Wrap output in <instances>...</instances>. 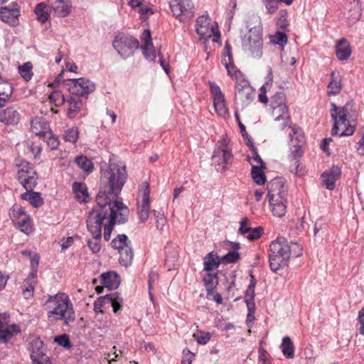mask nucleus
Listing matches in <instances>:
<instances>
[{
	"mask_svg": "<svg viewBox=\"0 0 364 364\" xmlns=\"http://www.w3.org/2000/svg\"><path fill=\"white\" fill-rule=\"evenodd\" d=\"M101 173V181L105 187L101 188L97 196L96 207L105 210L107 205L118 200V195L127 181V171L123 162L111 161L107 168L102 169Z\"/></svg>",
	"mask_w": 364,
	"mask_h": 364,
	"instance_id": "f257e3e1",
	"label": "nucleus"
},
{
	"mask_svg": "<svg viewBox=\"0 0 364 364\" xmlns=\"http://www.w3.org/2000/svg\"><path fill=\"white\" fill-rule=\"evenodd\" d=\"M43 308L48 321L52 323L63 321L64 323L68 324L75 319L73 304L65 293L49 296L43 304Z\"/></svg>",
	"mask_w": 364,
	"mask_h": 364,
	"instance_id": "f03ea898",
	"label": "nucleus"
},
{
	"mask_svg": "<svg viewBox=\"0 0 364 364\" xmlns=\"http://www.w3.org/2000/svg\"><path fill=\"white\" fill-rule=\"evenodd\" d=\"M301 247L296 242H289L283 237H279L269 245V261L271 269L277 272L287 265L291 255L299 257Z\"/></svg>",
	"mask_w": 364,
	"mask_h": 364,
	"instance_id": "7ed1b4c3",
	"label": "nucleus"
},
{
	"mask_svg": "<svg viewBox=\"0 0 364 364\" xmlns=\"http://www.w3.org/2000/svg\"><path fill=\"white\" fill-rule=\"evenodd\" d=\"M268 197L273 215L284 216L287 212V190L282 178H276L268 183Z\"/></svg>",
	"mask_w": 364,
	"mask_h": 364,
	"instance_id": "20e7f679",
	"label": "nucleus"
},
{
	"mask_svg": "<svg viewBox=\"0 0 364 364\" xmlns=\"http://www.w3.org/2000/svg\"><path fill=\"white\" fill-rule=\"evenodd\" d=\"M106 218V213L100 207H95L90 211L87 219V227L93 239L87 241V245L92 252L97 253L101 249L102 224Z\"/></svg>",
	"mask_w": 364,
	"mask_h": 364,
	"instance_id": "39448f33",
	"label": "nucleus"
},
{
	"mask_svg": "<svg viewBox=\"0 0 364 364\" xmlns=\"http://www.w3.org/2000/svg\"><path fill=\"white\" fill-rule=\"evenodd\" d=\"M270 107L274 122L279 129H284L289 127L292 130V127H296V126H291L289 109L287 105L284 93H276L271 99Z\"/></svg>",
	"mask_w": 364,
	"mask_h": 364,
	"instance_id": "423d86ee",
	"label": "nucleus"
},
{
	"mask_svg": "<svg viewBox=\"0 0 364 364\" xmlns=\"http://www.w3.org/2000/svg\"><path fill=\"white\" fill-rule=\"evenodd\" d=\"M106 216L109 211V224L105 225L104 228V238L105 240H109L111 237V233L113 227L116 223H124L128 214V208L126 205L119 200H114L112 204L107 205L105 208Z\"/></svg>",
	"mask_w": 364,
	"mask_h": 364,
	"instance_id": "0eeeda50",
	"label": "nucleus"
},
{
	"mask_svg": "<svg viewBox=\"0 0 364 364\" xmlns=\"http://www.w3.org/2000/svg\"><path fill=\"white\" fill-rule=\"evenodd\" d=\"M331 114L334 121L331 130L332 135L339 136H350L354 132L353 127L349 125L347 120V110L344 107H337L334 103L331 104Z\"/></svg>",
	"mask_w": 364,
	"mask_h": 364,
	"instance_id": "6e6552de",
	"label": "nucleus"
},
{
	"mask_svg": "<svg viewBox=\"0 0 364 364\" xmlns=\"http://www.w3.org/2000/svg\"><path fill=\"white\" fill-rule=\"evenodd\" d=\"M17 178L26 189L32 190L37 184V174L33 166L26 161L18 159L15 161Z\"/></svg>",
	"mask_w": 364,
	"mask_h": 364,
	"instance_id": "1a4fd4ad",
	"label": "nucleus"
},
{
	"mask_svg": "<svg viewBox=\"0 0 364 364\" xmlns=\"http://www.w3.org/2000/svg\"><path fill=\"white\" fill-rule=\"evenodd\" d=\"M232 148L230 145V140L225 136L217 142L212 156L213 164L218 166V170L223 171L232 159Z\"/></svg>",
	"mask_w": 364,
	"mask_h": 364,
	"instance_id": "9d476101",
	"label": "nucleus"
},
{
	"mask_svg": "<svg viewBox=\"0 0 364 364\" xmlns=\"http://www.w3.org/2000/svg\"><path fill=\"white\" fill-rule=\"evenodd\" d=\"M247 145L249 146L251 154L248 155L247 160L252 166V177L253 181L258 185H263L266 182V176L264 172L265 165L259 156L256 147L253 142L248 139Z\"/></svg>",
	"mask_w": 364,
	"mask_h": 364,
	"instance_id": "9b49d317",
	"label": "nucleus"
},
{
	"mask_svg": "<svg viewBox=\"0 0 364 364\" xmlns=\"http://www.w3.org/2000/svg\"><path fill=\"white\" fill-rule=\"evenodd\" d=\"M196 31L200 36V39L206 40L212 38L213 42H218L220 38L216 23L212 22L207 14L197 18Z\"/></svg>",
	"mask_w": 364,
	"mask_h": 364,
	"instance_id": "f8f14e48",
	"label": "nucleus"
},
{
	"mask_svg": "<svg viewBox=\"0 0 364 364\" xmlns=\"http://www.w3.org/2000/svg\"><path fill=\"white\" fill-rule=\"evenodd\" d=\"M136 210L139 219L141 223H146L150 212V188L149 184L144 181L139 187L136 198Z\"/></svg>",
	"mask_w": 364,
	"mask_h": 364,
	"instance_id": "ddd939ff",
	"label": "nucleus"
},
{
	"mask_svg": "<svg viewBox=\"0 0 364 364\" xmlns=\"http://www.w3.org/2000/svg\"><path fill=\"white\" fill-rule=\"evenodd\" d=\"M243 48L249 51L253 58H260L262 55V39L260 29L252 28L242 40Z\"/></svg>",
	"mask_w": 364,
	"mask_h": 364,
	"instance_id": "4468645a",
	"label": "nucleus"
},
{
	"mask_svg": "<svg viewBox=\"0 0 364 364\" xmlns=\"http://www.w3.org/2000/svg\"><path fill=\"white\" fill-rule=\"evenodd\" d=\"M139 46V41L134 37L125 34H119L113 41L114 48L123 58L132 55Z\"/></svg>",
	"mask_w": 364,
	"mask_h": 364,
	"instance_id": "2eb2a0df",
	"label": "nucleus"
},
{
	"mask_svg": "<svg viewBox=\"0 0 364 364\" xmlns=\"http://www.w3.org/2000/svg\"><path fill=\"white\" fill-rule=\"evenodd\" d=\"M69 92L76 97H87L95 90V84L89 79H68L65 82Z\"/></svg>",
	"mask_w": 364,
	"mask_h": 364,
	"instance_id": "dca6fc26",
	"label": "nucleus"
},
{
	"mask_svg": "<svg viewBox=\"0 0 364 364\" xmlns=\"http://www.w3.org/2000/svg\"><path fill=\"white\" fill-rule=\"evenodd\" d=\"M9 215L20 231L26 235L32 232L33 225L31 217L21 206L18 205H13L10 210Z\"/></svg>",
	"mask_w": 364,
	"mask_h": 364,
	"instance_id": "f3484780",
	"label": "nucleus"
},
{
	"mask_svg": "<svg viewBox=\"0 0 364 364\" xmlns=\"http://www.w3.org/2000/svg\"><path fill=\"white\" fill-rule=\"evenodd\" d=\"M112 245L118 250L119 263L124 267L129 266L132 262L134 253L128 242V237L125 235H119L112 241Z\"/></svg>",
	"mask_w": 364,
	"mask_h": 364,
	"instance_id": "a211bd4d",
	"label": "nucleus"
},
{
	"mask_svg": "<svg viewBox=\"0 0 364 364\" xmlns=\"http://www.w3.org/2000/svg\"><path fill=\"white\" fill-rule=\"evenodd\" d=\"M169 6L173 15L181 21H187L194 16V5L191 0H171Z\"/></svg>",
	"mask_w": 364,
	"mask_h": 364,
	"instance_id": "6ab92c4d",
	"label": "nucleus"
},
{
	"mask_svg": "<svg viewBox=\"0 0 364 364\" xmlns=\"http://www.w3.org/2000/svg\"><path fill=\"white\" fill-rule=\"evenodd\" d=\"M209 84L215 111L219 117L226 118L229 112L225 95L216 83L210 82Z\"/></svg>",
	"mask_w": 364,
	"mask_h": 364,
	"instance_id": "aec40b11",
	"label": "nucleus"
},
{
	"mask_svg": "<svg viewBox=\"0 0 364 364\" xmlns=\"http://www.w3.org/2000/svg\"><path fill=\"white\" fill-rule=\"evenodd\" d=\"M9 315L0 313V343H7L21 332V328L16 323L9 324Z\"/></svg>",
	"mask_w": 364,
	"mask_h": 364,
	"instance_id": "412c9836",
	"label": "nucleus"
},
{
	"mask_svg": "<svg viewBox=\"0 0 364 364\" xmlns=\"http://www.w3.org/2000/svg\"><path fill=\"white\" fill-rule=\"evenodd\" d=\"M235 86V97L237 100L245 105H248L253 100L255 90L247 80L245 79L237 80Z\"/></svg>",
	"mask_w": 364,
	"mask_h": 364,
	"instance_id": "4be33fe9",
	"label": "nucleus"
},
{
	"mask_svg": "<svg viewBox=\"0 0 364 364\" xmlns=\"http://www.w3.org/2000/svg\"><path fill=\"white\" fill-rule=\"evenodd\" d=\"M123 299L118 292H114L107 294L103 297L97 299L94 303V309L95 311H101V309L105 304H110L113 308V311L117 313L121 309Z\"/></svg>",
	"mask_w": 364,
	"mask_h": 364,
	"instance_id": "5701e85b",
	"label": "nucleus"
},
{
	"mask_svg": "<svg viewBox=\"0 0 364 364\" xmlns=\"http://www.w3.org/2000/svg\"><path fill=\"white\" fill-rule=\"evenodd\" d=\"M290 146L294 149L291 150V156L296 161L303 154L301 147L304 144V135L299 127H292V132L289 133Z\"/></svg>",
	"mask_w": 364,
	"mask_h": 364,
	"instance_id": "b1692460",
	"label": "nucleus"
},
{
	"mask_svg": "<svg viewBox=\"0 0 364 364\" xmlns=\"http://www.w3.org/2000/svg\"><path fill=\"white\" fill-rule=\"evenodd\" d=\"M20 11L17 4L12 3L9 6L0 9V18L10 26H16L18 23Z\"/></svg>",
	"mask_w": 364,
	"mask_h": 364,
	"instance_id": "393cba45",
	"label": "nucleus"
},
{
	"mask_svg": "<svg viewBox=\"0 0 364 364\" xmlns=\"http://www.w3.org/2000/svg\"><path fill=\"white\" fill-rule=\"evenodd\" d=\"M21 119L20 112L14 107L10 106L0 110V122L6 126H16Z\"/></svg>",
	"mask_w": 364,
	"mask_h": 364,
	"instance_id": "a878e982",
	"label": "nucleus"
},
{
	"mask_svg": "<svg viewBox=\"0 0 364 364\" xmlns=\"http://www.w3.org/2000/svg\"><path fill=\"white\" fill-rule=\"evenodd\" d=\"M341 173V168L337 166H333L331 168L325 171L321 175L323 186L328 190L334 189L335 182L340 178Z\"/></svg>",
	"mask_w": 364,
	"mask_h": 364,
	"instance_id": "bb28decb",
	"label": "nucleus"
},
{
	"mask_svg": "<svg viewBox=\"0 0 364 364\" xmlns=\"http://www.w3.org/2000/svg\"><path fill=\"white\" fill-rule=\"evenodd\" d=\"M141 41L143 42L141 49L144 57L150 61H154L156 58V51L151 41L149 30L144 31L141 35Z\"/></svg>",
	"mask_w": 364,
	"mask_h": 364,
	"instance_id": "cd10ccee",
	"label": "nucleus"
},
{
	"mask_svg": "<svg viewBox=\"0 0 364 364\" xmlns=\"http://www.w3.org/2000/svg\"><path fill=\"white\" fill-rule=\"evenodd\" d=\"M54 14L60 18L66 17L71 11V0H55L50 3Z\"/></svg>",
	"mask_w": 364,
	"mask_h": 364,
	"instance_id": "c85d7f7f",
	"label": "nucleus"
},
{
	"mask_svg": "<svg viewBox=\"0 0 364 364\" xmlns=\"http://www.w3.org/2000/svg\"><path fill=\"white\" fill-rule=\"evenodd\" d=\"M43 346V343L39 338H36L31 342V348H32V352L31 353V358L33 364H48L46 362V358H44L43 354L41 350Z\"/></svg>",
	"mask_w": 364,
	"mask_h": 364,
	"instance_id": "c756f323",
	"label": "nucleus"
},
{
	"mask_svg": "<svg viewBox=\"0 0 364 364\" xmlns=\"http://www.w3.org/2000/svg\"><path fill=\"white\" fill-rule=\"evenodd\" d=\"M49 124L48 122L41 117H36L31 121V132L40 136H43L45 134H49Z\"/></svg>",
	"mask_w": 364,
	"mask_h": 364,
	"instance_id": "7c9ffc66",
	"label": "nucleus"
},
{
	"mask_svg": "<svg viewBox=\"0 0 364 364\" xmlns=\"http://www.w3.org/2000/svg\"><path fill=\"white\" fill-rule=\"evenodd\" d=\"M350 46L347 40L343 38L336 44V55L339 60H347L351 55Z\"/></svg>",
	"mask_w": 364,
	"mask_h": 364,
	"instance_id": "2f4dec72",
	"label": "nucleus"
},
{
	"mask_svg": "<svg viewBox=\"0 0 364 364\" xmlns=\"http://www.w3.org/2000/svg\"><path fill=\"white\" fill-rule=\"evenodd\" d=\"M102 284L109 289H117L120 283L119 275L114 272H107L100 276Z\"/></svg>",
	"mask_w": 364,
	"mask_h": 364,
	"instance_id": "473e14b6",
	"label": "nucleus"
},
{
	"mask_svg": "<svg viewBox=\"0 0 364 364\" xmlns=\"http://www.w3.org/2000/svg\"><path fill=\"white\" fill-rule=\"evenodd\" d=\"M341 77L340 73L333 70L331 73V81L328 85V92L330 95H338L341 90Z\"/></svg>",
	"mask_w": 364,
	"mask_h": 364,
	"instance_id": "72a5a7b5",
	"label": "nucleus"
},
{
	"mask_svg": "<svg viewBox=\"0 0 364 364\" xmlns=\"http://www.w3.org/2000/svg\"><path fill=\"white\" fill-rule=\"evenodd\" d=\"M203 264L204 270L207 272H211L218 268L220 259L216 253L211 252L203 258Z\"/></svg>",
	"mask_w": 364,
	"mask_h": 364,
	"instance_id": "f704fd0d",
	"label": "nucleus"
},
{
	"mask_svg": "<svg viewBox=\"0 0 364 364\" xmlns=\"http://www.w3.org/2000/svg\"><path fill=\"white\" fill-rule=\"evenodd\" d=\"M37 283V275L36 272H31L25 279L23 287V294L26 299L33 296V291Z\"/></svg>",
	"mask_w": 364,
	"mask_h": 364,
	"instance_id": "c9c22d12",
	"label": "nucleus"
},
{
	"mask_svg": "<svg viewBox=\"0 0 364 364\" xmlns=\"http://www.w3.org/2000/svg\"><path fill=\"white\" fill-rule=\"evenodd\" d=\"M68 116L74 118L79 113L82 107V100L77 97H70L68 101Z\"/></svg>",
	"mask_w": 364,
	"mask_h": 364,
	"instance_id": "e433bc0d",
	"label": "nucleus"
},
{
	"mask_svg": "<svg viewBox=\"0 0 364 364\" xmlns=\"http://www.w3.org/2000/svg\"><path fill=\"white\" fill-rule=\"evenodd\" d=\"M73 191L77 200L80 203L86 202L89 198V193L85 184L80 182H75L73 184Z\"/></svg>",
	"mask_w": 364,
	"mask_h": 364,
	"instance_id": "4c0bfd02",
	"label": "nucleus"
},
{
	"mask_svg": "<svg viewBox=\"0 0 364 364\" xmlns=\"http://www.w3.org/2000/svg\"><path fill=\"white\" fill-rule=\"evenodd\" d=\"M50 7L46 3L38 4L34 9L37 20L42 23H46L50 16Z\"/></svg>",
	"mask_w": 364,
	"mask_h": 364,
	"instance_id": "58836bf2",
	"label": "nucleus"
},
{
	"mask_svg": "<svg viewBox=\"0 0 364 364\" xmlns=\"http://www.w3.org/2000/svg\"><path fill=\"white\" fill-rule=\"evenodd\" d=\"M23 200H27L33 207H39L43 204V200L37 192L27 191L21 196Z\"/></svg>",
	"mask_w": 364,
	"mask_h": 364,
	"instance_id": "ea45409f",
	"label": "nucleus"
},
{
	"mask_svg": "<svg viewBox=\"0 0 364 364\" xmlns=\"http://www.w3.org/2000/svg\"><path fill=\"white\" fill-rule=\"evenodd\" d=\"M282 351L287 358H292L294 356V347L289 336H284L281 345Z\"/></svg>",
	"mask_w": 364,
	"mask_h": 364,
	"instance_id": "a19ab883",
	"label": "nucleus"
},
{
	"mask_svg": "<svg viewBox=\"0 0 364 364\" xmlns=\"http://www.w3.org/2000/svg\"><path fill=\"white\" fill-rule=\"evenodd\" d=\"M75 163L77 166L85 172L90 173L94 168L92 161L85 156L77 157L75 159Z\"/></svg>",
	"mask_w": 364,
	"mask_h": 364,
	"instance_id": "79ce46f5",
	"label": "nucleus"
},
{
	"mask_svg": "<svg viewBox=\"0 0 364 364\" xmlns=\"http://www.w3.org/2000/svg\"><path fill=\"white\" fill-rule=\"evenodd\" d=\"M33 65L31 62L24 63L18 67V73L21 76L26 80L29 81L31 80L33 74L32 72Z\"/></svg>",
	"mask_w": 364,
	"mask_h": 364,
	"instance_id": "37998d69",
	"label": "nucleus"
},
{
	"mask_svg": "<svg viewBox=\"0 0 364 364\" xmlns=\"http://www.w3.org/2000/svg\"><path fill=\"white\" fill-rule=\"evenodd\" d=\"M79 137V130L76 127H73L65 130L63 138L65 141L75 144Z\"/></svg>",
	"mask_w": 364,
	"mask_h": 364,
	"instance_id": "c03bdc74",
	"label": "nucleus"
},
{
	"mask_svg": "<svg viewBox=\"0 0 364 364\" xmlns=\"http://www.w3.org/2000/svg\"><path fill=\"white\" fill-rule=\"evenodd\" d=\"M195 340L198 344L205 345L211 338V334L209 332H205L198 330L193 335Z\"/></svg>",
	"mask_w": 364,
	"mask_h": 364,
	"instance_id": "a18cd8bd",
	"label": "nucleus"
},
{
	"mask_svg": "<svg viewBox=\"0 0 364 364\" xmlns=\"http://www.w3.org/2000/svg\"><path fill=\"white\" fill-rule=\"evenodd\" d=\"M203 282L208 290L213 289L218 282L217 274L208 272L203 277Z\"/></svg>",
	"mask_w": 364,
	"mask_h": 364,
	"instance_id": "49530a36",
	"label": "nucleus"
},
{
	"mask_svg": "<svg viewBox=\"0 0 364 364\" xmlns=\"http://www.w3.org/2000/svg\"><path fill=\"white\" fill-rule=\"evenodd\" d=\"M42 137L46 141L48 146L51 149H56L59 146L58 137L53 134L50 129H49V134H45Z\"/></svg>",
	"mask_w": 364,
	"mask_h": 364,
	"instance_id": "de8ad7c7",
	"label": "nucleus"
},
{
	"mask_svg": "<svg viewBox=\"0 0 364 364\" xmlns=\"http://www.w3.org/2000/svg\"><path fill=\"white\" fill-rule=\"evenodd\" d=\"M12 94L13 89L11 85H8L7 88L4 91L0 92V108L4 107L9 102Z\"/></svg>",
	"mask_w": 364,
	"mask_h": 364,
	"instance_id": "09e8293b",
	"label": "nucleus"
},
{
	"mask_svg": "<svg viewBox=\"0 0 364 364\" xmlns=\"http://www.w3.org/2000/svg\"><path fill=\"white\" fill-rule=\"evenodd\" d=\"M50 103L55 106H60L65 102L64 96L58 91H53L48 97Z\"/></svg>",
	"mask_w": 364,
	"mask_h": 364,
	"instance_id": "8fccbe9b",
	"label": "nucleus"
},
{
	"mask_svg": "<svg viewBox=\"0 0 364 364\" xmlns=\"http://www.w3.org/2000/svg\"><path fill=\"white\" fill-rule=\"evenodd\" d=\"M271 42L284 46L287 42V37L283 32L278 31L271 36Z\"/></svg>",
	"mask_w": 364,
	"mask_h": 364,
	"instance_id": "3c124183",
	"label": "nucleus"
},
{
	"mask_svg": "<svg viewBox=\"0 0 364 364\" xmlns=\"http://www.w3.org/2000/svg\"><path fill=\"white\" fill-rule=\"evenodd\" d=\"M263 228L262 227H257L255 228H251L248 230V233H247L244 237L247 238L250 240H254L259 238L263 234Z\"/></svg>",
	"mask_w": 364,
	"mask_h": 364,
	"instance_id": "603ef678",
	"label": "nucleus"
},
{
	"mask_svg": "<svg viewBox=\"0 0 364 364\" xmlns=\"http://www.w3.org/2000/svg\"><path fill=\"white\" fill-rule=\"evenodd\" d=\"M355 4L354 9L352 11V14L348 17L351 23H355L360 19V4L359 0H353Z\"/></svg>",
	"mask_w": 364,
	"mask_h": 364,
	"instance_id": "864d4df0",
	"label": "nucleus"
},
{
	"mask_svg": "<svg viewBox=\"0 0 364 364\" xmlns=\"http://www.w3.org/2000/svg\"><path fill=\"white\" fill-rule=\"evenodd\" d=\"M154 215L156 220V227L160 230H163L166 226V221L164 215L156 210L154 211Z\"/></svg>",
	"mask_w": 364,
	"mask_h": 364,
	"instance_id": "5fc2aeb1",
	"label": "nucleus"
},
{
	"mask_svg": "<svg viewBox=\"0 0 364 364\" xmlns=\"http://www.w3.org/2000/svg\"><path fill=\"white\" fill-rule=\"evenodd\" d=\"M287 11L281 10L279 11V17L277 21V26L281 29H285L287 28L289 23L287 21Z\"/></svg>",
	"mask_w": 364,
	"mask_h": 364,
	"instance_id": "6e6d98bb",
	"label": "nucleus"
},
{
	"mask_svg": "<svg viewBox=\"0 0 364 364\" xmlns=\"http://www.w3.org/2000/svg\"><path fill=\"white\" fill-rule=\"evenodd\" d=\"M240 258L239 252L237 251H230L222 258V260L226 263H234L238 261Z\"/></svg>",
	"mask_w": 364,
	"mask_h": 364,
	"instance_id": "4d7b16f0",
	"label": "nucleus"
},
{
	"mask_svg": "<svg viewBox=\"0 0 364 364\" xmlns=\"http://www.w3.org/2000/svg\"><path fill=\"white\" fill-rule=\"evenodd\" d=\"M250 222L247 218H242L240 222V228L238 232L245 236L248 233V230L250 229Z\"/></svg>",
	"mask_w": 364,
	"mask_h": 364,
	"instance_id": "13d9d810",
	"label": "nucleus"
},
{
	"mask_svg": "<svg viewBox=\"0 0 364 364\" xmlns=\"http://www.w3.org/2000/svg\"><path fill=\"white\" fill-rule=\"evenodd\" d=\"M54 341L57 343L59 346L65 348H70V346L69 337L66 334L55 336L54 338Z\"/></svg>",
	"mask_w": 364,
	"mask_h": 364,
	"instance_id": "bf43d9fd",
	"label": "nucleus"
},
{
	"mask_svg": "<svg viewBox=\"0 0 364 364\" xmlns=\"http://www.w3.org/2000/svg\"><path fill=\"white\" fill-rule=\"evenodd\" d=\"M225 52L223 54V56L222 58V63L225 65L226 68L229 65L232 64V57L230 54V46L228 44L225 45Z\"/></svg>",
	"mask_w": 364,
	"mask_h": 364,
	"instance_id": "052dcab7",
	"label": "nucleus"
},
{
	"mask_svg": "<svg viewBox=\"0 0 364 364\" xmlns=\"http://www.w3.org/2000/svg\"><path fill=\"white\" fill-rule=\"evenodd\" d=\"M227 69L228 75L230 76H235L237 80H242L241 73L236 69L235 66L232 63L225 68Z\"/></svg>",
	"mask_w": 364,
	"mask_h": 364,
	"instance_id": "680f3d73",
	"label": "nucleus"
},
{
	"mask_svg": "<svg viewBox=\"0 0 364 364\" xmlns=\"http://www.w3.org/2000/svg\"><path fill=\"white\" fill-rule=\"evenodd\" d=\"M178 260V252L176 250H173L171 252H166V257L165 259L166 262H169L172 265L175 264Z\"/></svg>",
	"mask_w": 364,
	"mask_h": 364,
	"instance_id": "e2e57ef3",
	"label": "nucleus"
},
{
	"mask_svg": "<svg viewBox=\"0 0 364 364\" xmlns=\"http://www.w3.org/2000/svg\"><path fill=\"white\" fill-rule=\"evenodd\" d=\"M255 284L253 282H251L250 285L248 286L247 289L246 290L245 300H254L255 299Z\"/></svg>",
	"mask_w": 364,
	"mask_h": 364,
	"instance_id": "0e129e2a",
	"label": "nucleus"
},
{
	"mask_svg": "<svg viewBox=\"0 0 364 364\" xmlns=\"http://www.w3.org/2000/svg\"><path fill=\"white\" fill-rule=\"evenodd\" d=\"M279 1H273L267 3H264V5L269 14H274L278 9Z\"/></svg>",
	"mask_w": 364,
	"mask_h": 364,
	"instance_id": "69168bd1",
	"label": "nucleus"
},
{
	"mask_svg": "<svg viewBox=\"0 0 364 364\" xmlns=\"http://www.w3.org/2000/svg\"><path fill=\"white\" fill-rule=\"evenodd\" d=\"M358 323L360 324L359 331L361 335H364V307H363L358 312Z\"/></svg>",
	"mask_w": 364,
	"mask_h": 364,
	"instance_id": "338daca9",
	"label": "nucleus"
},
{
	"mask_svg": "<svg viewBox=\"0 0 364 364\" xmlns=\"http://www.w3.org/2000/svg\"><path fill=\"white\" fill-rule=\"evenodd\" d=\"M193 356L194 355L190 350H188L186 353L183 351V358L181 364H191Z\"/></svg>",
	"mask_w": 364,
	"mask_h": 364,
	"instance_id": "774afa93",
	"label": "nucleus"
}]
</instances>
